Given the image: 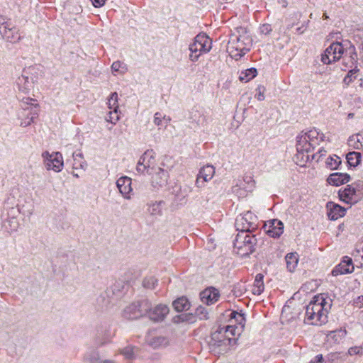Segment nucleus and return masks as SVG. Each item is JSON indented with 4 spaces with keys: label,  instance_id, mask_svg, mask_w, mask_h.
Instances as JSON below:
<instances>
[{
    "label": "nucleus",
    "instance_id": "f257e3e1",
    "mask_svg": "<svg viewBox=\"0 0 363 363\" xmlns=\"http://www.w3.org/2000/svg\"><path fill=\"white\" fill-rule=\"evenodd\" d=\"M325 135L315 128L309 130L307 132L301 133L297 137L296 150L295 155L296 162L300 166H303L310 160L309 153L320 142L324 141Z\"/></svg>",
    "mask_w": 363,
    "mask_h": 363
},
{
    "label": "nucleus",
    "instance_id": "f03ea898",
    "mask_svg": "<svg viewBox=\"0 0 363 363\" xmlns=\"http://www.w3.org/2000/svg\"><path fill=\"white\" fill-rule=\"evenodd\" d=\"M330 301L323 294L315 296L306 307L304 321L310 325H322L328 322Z\"/></svg>",
    "mask_w": 363,
    "mask_h": 363
},
{
    "label": "nucleus",
    "instance_id": "7ed1b4c3",
    "mask_svg": "<svg viewBox=\"0 0 363 363\" xmlns=\"http://www.w3.org/2000/svg\"><path fill=\"white\" fill-rule=\"evenodd\" d=\"M238 35L233 34L228 42V50L232 57L238 60L250 50L252 39L243 28L238 30Z\"/></svg>",
    "mask_w": 363,
    "mask_h": 363
},
{
    "label": "nucleus",
    "instance_id": "20e7f679",
    "mask_svg": "<svg viewBox=\"0 0 363 363\" xmlns=\"http://www.w3.org/2000/svg\"><path fill=\"white\" fill-rule=\"evenodd\" d=\"M257 242L252 233L239 232L234 240V250L241 257L247 256L255 251Z\"/></svg>",
    "mask_w": 363,
    "mask_h": 363
},
{
    "label": "nucleus",
    "instance_id": "39448f33",
    "mask_svg": "<svg viewBox=\"0 0 363 363\" xmlns=\"http://www.w3.org/2000/svg\"><path fill=\"white\" fill-rule=\"evenodd\" d=\"M212 48L211 40L204 33L197 35L194 41L190 44L189 50L191 54L189 58L192 62L199 60L201 55L208 52Z\"/></svg>",
    "mask_w": 363,
    "mask_h": 363
},
{
    "label": "nucleus",
    "instance_id": "423d86ee",
    "mask_svg": "<svg viewBox=\"0 0 363 363\" xmlns=\"http://www.w3.org/2000/svg\"><path fill=\"white\" fill-rule=\"evenodd\" d=\"M157 168L159 167L156 164L155 153L152 150H148L140 157L136 170L140 174H152Z\"/></svg>",
    "mask_w": 363,
    "mask_h": 363
},
{
    "label": "nucleus",
    "instance_id": "0eeeda50",
    "mask_svg": "<svg viewBox=\"0 0 363 363\" xmlns=\"http://www.w3.org/2000/svg\"><path fill=\"white\" fill-rule=\"evenodd\" d=\"M21 102V106L23 111H22L21 115L19 114V117H23L26 115V111H30L29 113H28V116L26 118H21V126L27 127L30 125L33 122L34 118H35L38 116L37 111L35 110L33 111V108H36L37 104H35V99L30 97H22L21 98L18 96Z\"/></svg>",
    "mask_w": 363,
    "mask_h": 363
},
{
    "label": "nucleus",
    "instance_id": "6e6552de",
    "mask_svg": "<svg viewBox=\"0 0 363 363\" xmlns=\"http://www.w3.org/2000/svg\"><path fill=\"white\" fill-rule=\"evenodd\" d=\"M236 327L233 325H227L212 334L211 345L217 347H227L230 344L231 338L229 335L234 336L235 335Z\"/></svg>",
    "mask_w": 363,
    "mask_h": 363
},
{
    "label": "nucleus",
    "instance_id": "1a4fd4ad",
    "mask_svg": "<svg viewBox=\"0 0 363 363\" xmlns=\"http://www.w3.org/2000/svg\"><path fill=\"white\" fill-rule=\"evenodd\" d=\"M43 164L47 170H52L55 172H60L64 167L62 155L59 152L50 153L45 151L42 153Z\"/></svg>",
    "mask_w": 363,
    "mask_h": 363
},
{
    "label": "nucleus",
    "instance_id": "9d476101",
    "mask_svg": "<svg viewBox=\"0 0 363 363\" xmlns=\"http://www.w3.org/2000/svg\"><path fill=\"white\" fill-rule=\"evenodd\" d=\"M257 226V217L250 211L240 214L235 220V227L239 232L252 233Z\"/></svg>",
    "mask_w": 363,
    "mask_h": 363
},
{
    "label": "nucleus",
    "instance_id": "9b49d317",
    "mask_svg": "<svg viewBox=\"0 0 363 363\" xmlns=\"http://www.w3.org/2000/svg\"><path fill=\"white\" fill-rule=\"evenodd\" d=\"M150 309V301L143 300L132 303L124 309L123 315L128 319H137L147 314Z\"/></svg>",
    "mask_w": 363,
    "mask_h": 363
},
{
    "label": "nucleus",
    "instance_id": "f8f14e48",
    "mask_svg": "<svg viewBox=\"0 0 363 363\" xmlns=\"http://www.w3.org/2000/svg\"><path fill=\"white\" fill-rule=\"evenodd\" d=\"M0 34L6 41L15 43L21 39L18 29L0 16Z\"/></svg>",
    "mask_w": 363,
    "mask_h": 363
},
{
    "label": "nucleus",
    "instance_id": "ddd939ff",
    "mask_svg": "<svg viewBox=\"0 0 363 363\" xmlns=\"http://www.w3.org/2000/svg\"><path fill=\"white\" fill-rule=\"evenodd\" d=\"M344 53V48L341 43H332L324 52L321 57V61L329 65L339 60Z\"/></svg>",
    "mask_w": 363,
    "mask_h": 363
},
{
    "label": "nucleus",
    "instance_id": "4468645a",
    "mask_svg": "<svg viewBox=\"0 0 363 363\" xmlns=\"http://www.w3.org/2000/svg\"><path fill=\"white\" fill-rule=\"evenodd\" d=\"M340 199L349 204H354L361 199L362 194L350 185H347L344 189L338 191Z\"/></svg>",
    "mask_w": 363,
    "mask_h": 363
},
{
    "label": "nucleus",
    "instance_id": "2eb2a0df",
    "mask_svg": "<svg viewBox=\"0 0 363 363\" xmlns=\"http://www.w3.org/2000/svg\"><path fill=\"white\" fill-rule=\"evenodd\" d=\"M169 309L167 305L158 304L155 308H151V303H150V309L147 314L150 320L155 322L162 321L167 315L169 313Z\"/></svg>",
    "mask_w": 363,
    "mask_h": 363
},
{
    "label": "nucleus",
    "instance_id": "dca6fc26",
    "mask_svg": "<svg viewBox=\"0 0 363 363\" xmlns=\"http://www.w3.org/2000/svg\"><path fill=\"white\" fill-rule=\"evenodd\" d=\"M215 174V169L212 165H206L202 167L197 176L196 185L199 188L204 186V183L210 181Z\"/></svg>",
    "mask_w": 363,
    "mask_h": 363
},
{
    "label": "nucleus",
    "instance_id": "f3484780",
    "mask_svg": "<svg viewBox=\"0 0 363 363\" xmlns=\"http://www.w3.org/2000/svg\"><path fill=\"white\" fill-rule=\"evenodd\" d=\"M267 234L272 238H279L284 232V224L281 221L274 219L264 225Z\"/></svg>",
    "mask_w": 363,
    "mask_h": 363
},
{
    "label": "nucleus",
    "instance_id": "a211bd4d",
    "mask_svg": "<svg viewBox=\"0 0 363 363\" xmlns=\"http://www.w3.org/2000/svg\"><path fill=\"white\" fill-rule=\"evenodd\" d=\"M131 179L128 177H121L116 182V186L122 194L123 197L125 199H131L130 193L133 191L131 186Z\"/></svg>",
    "mask_w": 363,
    "mask_h": 363
},
{
    "label": "nucleus",
    "instance_id": "6ab92c4d",
    "mask_svg": "<svg viewBox=\"0 0 363 363\" xmlns=\"http://www.w3.org/2000/svg\"><path fill=\"white\" fill-rule=\"evenodd\" d=\"M151 176L152 185L155 188H159L164 186L167 184L168 179V173L167 171L159 167L155 169Z\"/></svg>",
    "mask_w": 363,
    "mask_h": 363
},
{
    "label": "nucleus",
    "instance_id": "aec40b11",
    "mask_svg": "<svg viewBox=\"0 0 363 363\" xmlns=\"http://www.w3.org/2000/svg\"><path fill=\"white\" fill-rule=\"evenodd\" d=\"M201 301L206 305H212L217 302L220 298V293L214 287H209L200 294Z\"/></svg>",
    "mask_w": 363,
    "mask_h": 363
},
{
    "label": "nucleus",
    "instance_id": "412c9836",
    "mask_svg": "<svg viewBox=\"0 0 363 363\" xmlns=\"http://www.w3.org/2000/svg\"><path fill=\"white\" fill-rule=\"evenodd\" d=\"M354 271L352 260L348 257H344L343 260L337 265L332 271L333 276L352 273Z\"/></svg>",
    "mask_w": 363,
    "mask_h": 363
},
{
    "label": "nucleus",
    "instance_id": "4be33fe9",
    "mask_svg": "<svg viewBox=\"0 0 363 363\" xmlns=\"http://www.w3.org/2000/svg\"><path fill=\"white\" fill-rule=\"evenodd\" d=\"M19 92L23 94H28L33 87V79L29 77L28 72L24 70L21 76H20L16 81Z\"/></svg>",
    "mask_w": 363,
    "mask_h": 363
},
{
    "label": "nucleus",
    "instance_id": "5701e85b",
    "mask_svg": "<svg viewBox=\"0 0 363 363\" xmlns=\"http://www.w3.org/2000/svg\"><path fill=\"white\" fill-rule=\"evenodd\" d=\"M255 186V181L251 176H245L243 179V182H240L239 185L233 186V191L234 193L239 194L240 196H245V194L238 191L240 188L245 189V191L250 192Z\"/></svg>",
    "mask_w": 363,
    "mask_h": 363
},
{
    "label": "nucleus",
    "instance_id": "b1692460",
    "mask_svg": "<svg viewBox=\"0 0 363 363\" xmlns=\"http://www.w3.org/2000/svg\"><path fill=\"white\" fill-rule=\"evenodd\" d=\"M328 216L330 220H335L345 214V208L333 202L327 203Z\"/></svg>",
    "mask_w": 363,
    "mask_h": 363
},
{
    "label": "nucleus",
    "instance_id": "393cba45",
    "mask_svg": "<svg viewBox=\"0 0 363 363\" xmlns=\"http://www.w3.org/2000/svg\"><path fill=\"white\" fill-rule=\"evenodd\" d=\"M73 175L79 178V175L77 172H75L74 171L81 170L82 172H84L86 169L87 164L86 160H84L82 154L81 152H74L73 155Z\"/></svg>",
    "mask_w": 363,
    "mask_h": 363
},
{
    "label": "nucleus",
    "instance_id": "a878e982",
    "mask_svg": "<svg viewBox=\"0 0 363 363\" xmlns=\"http://www.w3.org/2000/svg\"><path fill=\"white\" fill-rule=\"evenodd\" d=\"M350 180V176L346 173H333L328 178V182L331 185L340 186L347 184Z\"/></svg>",
    "mask_w": 363,
    "mask_h": 363
},
{
    "label": "nucleus",
    "instance_id": "bb28decb",
    "mask_svg": "<svg viewBox=\"0 0 363 363\" xmlns=\"http://www.w3.org/2000/svg\"><path fill=\"white\" fill-rule=\"evenodd\" d=\"M114 336V333L111 329H105L98 333L95 340V343L97 346H103L111 341Z\"/></svg>",
    "mask_w": 363,
    "mask_h": 363
},
{
    "label": "nucleus",
    "instance_id": "cd10ccee",
    "mask_svg": "<svg viewBox=\"0 0 363 363\" xmlns=\"http://www.w3.org/2000/svg\"><path fill=\"white\" fill-rule=\"evenodd\" d=\"M264 276L262 274H257L255 277L254 284L252 286V292L255 295H260L264 289L263 282Z\"/></svg>",
    "mask_w": 363,
    "mask_h": 363
},
{
    "label": "nucleus",
    "instance_id": "c85d7f7f",
    "mask_svg": "<svg viewBox=\"0 0 363 363\" xmlns=\"http://www.w3.org/2000/svg\"><path fill=\"white\" fill-rule=\"evenodd\" d=\"M171 119L169 116L162 114L160 112H157L154 115L153 123L159 128H166L169 123Z\"/></svg>",
    "mask_w": 363,
    "mask_h": 363
},
{
    "label": "nucleus",
    "instance_id": "c756f323",
    "mask_svg": "<svg viewBox=\"0 0 363 363\" xmlns=\"http://www.w3.org/2000/svg\"><path fill=\"white\" fill-rule=\"evenodd\" d=\"M172 305L174 310L177 312L187 311L190 307V303L184 297L177 298L173 302Z\"/></svg>",
    "mask_w": 363,
    "mask_h": 363
},
{
    "label": "nucleus",
    "instance_id": "7c9ffc66",
    "mask_svg": "<svg viewBox=\"0 0 363 363\" xmlns=\"http://www.w3.org/2000/svg\"><path fill=\"white\" fill-rule=\"evenodd\" d=\"M286 267L289 272H294L297 266L298 258L296 253H289L286 257Z\"/></svg>",
    "mask_w": 363,
    "mask_h": 363
},
{
    "label": "nucleus",
    "instance_id": "2f4dec72",
    "mask_svg": "<svg viewBox=\"0 0 363 363\" xmlns=\"http://www.w3.org/2000/svg\"><path fill=\"white\" fill-rule=\"evenodd\" d=\"M257 74V69L255 68H250L242 72L240 74L239 79L242 82H247L250 80L255 78Z\"/></svg>",
    "mask_w": 363,
    "mask_h": 363
},
{
    "label": "nucleus",
    "instance_id": "473e14b6",
    "mask_svg": "<svg viewBox=\"0 0 363 363\" xmlns=\"http://www.w3.org/2000/svg\"><path fill=\"white\" fill-rule=\"evenodd\" d=\"M99 354L94 349H89L84 355V361L88 363H99Z\"/></svg>",
    "mask_w": 363,
    "mask_h": 363
},
{
    "label": "nucleus",
    "instance_id": "72a5a7b5",
    "mask_svg": "<svg viewBox=\"0 0 363 363\" xmlns=\"http://www.w3.org/2000/svg\"><path fill=\"white\" fill-rule=\"evenodd\" d=\"M346 158L349 165L354 167L360 162L361 153L357 152H350L347 155Z\"/></svg>",
    "mask_w": 363,
    "mask_h": 363
},
{
    "label": "nucleus",
    "instance_id": "f704fd0d",
    "mask_svg": "<svg viewBox=\"0 0 363 363\" xmlns=\"http://www.w3.org/2000/svg\"><path fill=\"white\" fill-rule=\"evenodd\" d=\"M350 145L357 150L363 148V136L357 135L351 137L350 138Z\"/></svg>",
    "mask_w": 363,
    "mask_h": 363
},
{
    "label": "nucleus",
    "instance_id": "c9c22d12",
    "mask_svg": "<svg viewBox=\"0 0 363 363\" xmlns=\"http://www.w3.org/2000/svg\"><path fill=\"white\" fill-rule=\"evenodd\" d=\"M162 202H152L147 204V212L151 215H157L161 212Z\"/></svg>",
    "mask_w": 363,
    "mask_h": 363
},
{
    "label": "nucleus",
    "instance_id": "e433bc0d",
    "mask_svg": "<svg viewBox=\"0 0 363 363\" xmlns=\"http://www.w3.org/2000/svg\"><path fill=\"white\" fill-rule=\"evenodd\" d=\"M118 94L116 92H113L110 96L108 100V106L110 109H113V111H118Z\"/></svg>",
    "mask_w": 363,
    "mask_h": 363
},
{
    "label": "nucleus",
    "instance_id": "4c0bfd02",
    "mask_svg": "<svg viewBox=\"0 0 363 363\" xmlns=\"http://www.w3.org/2000/svg\"><path fill=\"white\" fill-rule=\"evenodd\" d=\"M126 69L125 65L121 61H116L113 62L111 65V70L113 72L124 74Z\"/></svg>",
    "mask_w": 363,
    "mask_h": 363
},
{
    "label": "nucleus",
    "instance_id": "58836bf2",
    "mask_svg": "<svg viewBox=\"0 0 363 363\" xmlns=\"http://www.w3.org/2000/svg\"><path fill=\"white\" fill-rule=\"evenodd\" d=\"M347 334V332L345 330H339L337 331H333L330 333L329 336L335 339V341H339L340 340L344 338Z\"/></svg>",
    "mask_w": 363,
    "mask_h": 363
},
{
    "label": "nucleus",
    "instance_id": "ea45409f",
    "mask_svg": "<svg viewBox=\"0 0 363 363\" xmlns=\"http://www.w3.org/2000/svg\"><path fill=\"white\" fill-rule=\"evenodd\" d=\"M157 280L153 277H147L143 280V286L147 289H154L157 285Z\"/></svg>",
    "mask_w": 363,
    "mask_h": 363
},
{
    "label": "nucleus",
    "instance_id": "a19ab883",
    "mask_svg": "<svg viewBox=\"0 0 363 363\" xmlns=\"http://www.w3.org/2000/svg\"><path fill=\"white\" fill-rule=\"evenodd\" d=\"M119 119L120 117L118 114V111H111L108 116L106 118V121L111 123L112 124H116Z\"/></svg>",
    "mask_w": 363,
    "mask_h": 363
},
{
    "label": "nucleus",
    "instance_id": "79ce46f5",
    "mask_svg": "<svg viewBox=\"0 0 363 363\" xmlns=\"http://www.w3.org/2000/svg\"><path fill=\"white\" fill-rule=\"evenodd\" d=\"M348 354L353 355H363V344L360 346H354L348 349Z\"/></svg>",
    "mask_w": 363,
    "mask_h": 363
},
{
    "label": "nucleus",
    "instance_id": "37998d69",
    "mask_svg": "<svg viewBox=\"0 0 363 363\" xmlns=\"http://www.w3.org/2000/svg\"><path fill=\"white\" fill-rule=\"evenodd\" d=\"M135 348L132 346H128L125 347L121 353L124 355L125 358L128 359H132L134 358Z\"/></svg>",
    "mask_w": 363,
    "mask_h": 363
},
{
    "label": "nucleus",
    "instance_id": "c03bdc74",
    "mask_svg": "<svg viewBox=\"0 0 363 363\" xmlns=\"http://www.w3.org/2000/svg\"><path fill=\"white\" fill-rule=\"evenodd\" d=\"M266 91V89L262 85H259L256 89V95L255 97L258 101H263L264 100V92Z\"/></svg>",
    "mask_w": 363,
    "mask_h": 363
},
{
    "label": "nucleus",
    "instance_id": "a18cd8bd",
    "mask_svg": "<svg viewBox=\"0 0 363 363\" xmlns=\"http://www.w3.org/2000/svg\"><path fill=\"white\" fill-rule=\"evenodd\" d=\"M340 163L341 161L340 158L335 156V159L331 157V162H329L328 164L332 169H336Z\"/></svg>",
    "mask_w": 363,
    "mask_h": 363
},
{
    "label": "nucleus",
    "instance_id": "49530a36",
    "mask_svg": "<svg viewBox=\"0 0 363 363\" xmlns=\"http://www.w3.org/2000/svg\"><path fill=\"white\" fill-rule=\"evenodd\" d=\"M232 318L236 319V320L239 321L241 328H242V321L244 320V318L242 314L236 312H233L231 313Z\"/></svg>",
    "mask_w": 363,
    "mask_h": 363
},
{
    "label": "nucleus",
    "instance_id": "de8ad7c7",
    "mask_svg": "<svg viewBox=\"0 0 363 363\" xmlns=\"http://www.w3.org/2000/svg\"><path fill=\"white\" fill-rule=\"evenodd\" d=\"M355 307L362 308H363V296H358L354 301Z\"/></svg>",
    "mask_w": 363,
    "mask_h": 363
},
{
    "label": "nucleus",
    "instance_id": "09e8293b",
    "mask_svg": "<svg viewBox=\"0 0 363 363\" xmlns=\"http://www.w3.org/2000/svg\"><path fill=\"white\" fill-rule=\"evenodd\" d=\"M272 30L270 25L264 24L260 27V31L265 35L268 34Z\"/></svg>",
    "mask_w": 363,
    "mask_h": 363
},
{
    "label": "nucleus",
    "instance_id": "8fccbe9b",
    "mask_svg": "<svg viewBox=\"0 0 363 363\" xmlns=\"http://www.w3.org/2000/svg\"><path fill=\"white\" fill-rule=\"evenodd\" d=\"M91 1H92V4L95 7L102 6L105 4V1H106V0H91Z\"/></svg>",
    "mask_w": 363,
    "mask_h": 363
},
{
    "label": "nucleus",
    "instance_id": "3c124183",
    "mask_svg": "<svg viewBox=\"0 0 363 363\" xmlns=\"http://www.w3.org/2000/svg\"><path fill=\"white\" fill-rule=\"evenodd\" d=\"M357 70L355 69H352V70H350L348 75L345 78V82H347V80L349 79L348 82H350L351 81V77L353 74L356 73Z\"/></svg>",
    "mask_w": 363,
    "mask_h": 363
},
{
    "label": "nucleus",
    "instance_id": "603ef678",
    "mask_svg": "<svg viewBox=\"0 0 363 363\" xmlns=\"http://www.w3.org/2000/svg\"><path fill=\"white\" fill-rule=\"evenodd\" d=\"M316 361L315 362H311V363H322L323 362V357L321 355H318L315 357Z\"/></svg>",
    "mask_w": 363,
    "mask_h": 363
},
{
    "label": "nucleus",
    "instance_id": "864d4df0",
    "mask_svg": "<svg viewBox=\"0 0 363 363\" xmlns=\"http://www.w3.org/2000/svg\"><path fill=\"white\" fill-rule=\"evenodd\" d=\"M358 86L363 88V78H360L357 80Z\"/></svg>",
    "mask_w": 363,
    "mask_h": 363
},
{
    "label": "nucleus",
    "instance_id": "5fc2aeb1",
    "mask_svg": "<svg viewBox=\"0 0 363 363\" xmlns=\"http://www.w3.org/2000/svg\"><path fill=\"white\" fill-rule=\"evenodd\" d=\"M318 152L320 154V156L325 155L326 153V151L324 149H320Z\"/></svg>",
    "mask_w": 363,
    "mask_h": 363
},
{
    "label": "nucleus",
    "instance_id": "6e6d98bb",
    "mask_svg": "<svg viewBox=\"0 0 363 363\" xmlns=\"http://www.w3.org/2000/svg\"><path fill=\"white\" fill-rule=\"evenodd\" d=\"M357 57V53L355 52H354L353 55L351 56V57L352 58V60H356Z\"/></svg>",
    "mask_w": 363,
    "mask_h": 363
},
{
    "label": "nucleus",
    "instance_id": "4d7b16f0",
    "mask_svg": "<svg viewBox=\"0 0 363 363\" xmlns=\"http://www.w3.org/2000/svg\"><path fill=\"white\" fill-rule=\"evenodd\" d=\"M354 117V113H350L348 114V118H352Z\"/></svg>",
    "mask_w": 363,
    "mask_h": 363
},
{
    "label": "nucleus",
    "instance_id": "13d9d810",
    "mask_svg": "<svg viewBox=\"0 0 363 363\" xmlns=\"http://www.w3.org/2000/svg\"><path fill=\"white\" fill-rule=\"evenodd\" d=\"M103 363H114L113 361L107 360L104 361Z\"/></svg>",
    "mask_w": 363,
    "mask_h": 363
},
{
    "label": "nucleus",
    "instance_id": "bf43d9fd",
    "mask_svg": "<svg viewBox=\"0 0 363 363\" xmlns=\"http://www.w3.org/2000/svg\"><path fill=\"white\" fill-rule=\"evenodd\" d=\"M182 315H180V316H179L178 318H179V319H182V321H184V318H182Z\"/></svg>",
    "mask_w": 363,
    "mask_h": 363
}]
</instances>
